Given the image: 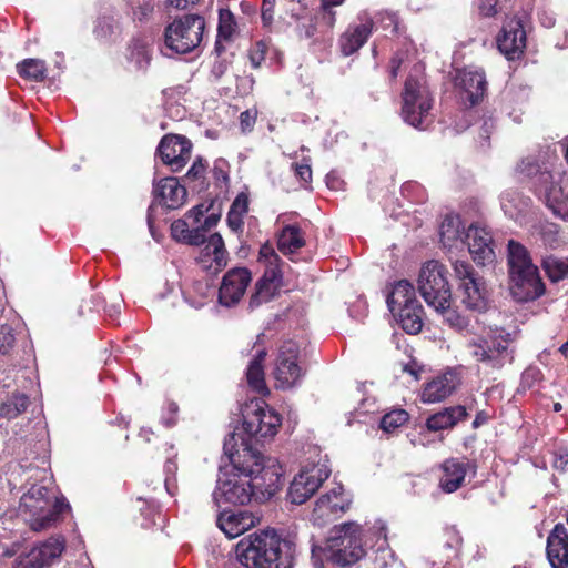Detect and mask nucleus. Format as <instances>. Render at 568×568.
<instances>
[{
    "label": "nucleus",
    "instance_id": "54",
    "mask_svg": "<svg viewBox=\"0 0 568 568\" xmlns=\"http://www.w3.org/2000/svg\"><path fill=\"white\" fill-rule=\"evenodd\" d=\"M243 219H244L243 215L234 213L233 211L229 210L227 216H226V222H227L229 227L233 232H240V231H242L243 225H244Z\"/></svg>",
    "mask_w": 568,
    "mask_h": 568
},
{
    "label": "nucleus",
    "instance_id": "53",
    "mask_svg": "<svg viewBox=\"0 0 568 568\" xmlns=\"http://www.w3.org/2000/svg\"><path fill=\"white\" fill-rule=\"evenodd\" d=\"M275 0H262V20L265 26H270L274 19Z\"/></svg>",
    "mask_w": 568,
    "mask_h": 568
},
{
    "label": "nucleus",
    "instance_id": "24",
    "mask_svg": "<svg viewBox=\"0 0 568 568\" xmlns=\"http://www.w3.org/2000/svg\"><path fill=\"white\" fill-rule=\"evenodd\" d=\"M456 387L457 377L454 373L438 375L425 384L420 395L422 402L427 404L443 402L455 392Z\"/></svg>",
    "mask_w": 568,
    "mask_h": 568
},
{
    "label": "nucleus",
    "instance_id": "57",
    "mask_svg": "<svg viewBox=\"0 0 568 568\" xmlns=\"http://www.w3.org/2000/svg\"><path fill=\"white\" fill-rule=\"evenodd\" d=\"M14 337L11 333L0 334V353L7 354L13 346Z\"/></svg>",
    "mask_w": 568,
    "mask_h": 568
},
{
    "label": "nucleus",
    "instance_id": "61",
    "mask_svg": "<svg viewBox=\"0 0 568 568\" xmlns=\"http://www.w3.org/2000/svg\"><path fill=\"white\" fill-rule=\"evenodd\" d=\"M68 507H69V505H68V503H65L64 499H57L54 506H51V509L55 510L57 516H58L61 511H63L64 508H68Z\"/></svg>",
    "mask_w": 568,
    "mask_h": 568
},
{
    "label": "nucleus",
    "instance_id": "22",
    "mask_svg": "<svg viewBox=\"0 0 568 568\" xmlns=\"http://www.w3.org/2000/svg\"><path fill=\"white\" fill-rule=\"evenodd\" d=\"M282 286V273L277 267L266 268L263 276L255 284V292L250 298V307L255 308L270 302L277 295Z\"/></svg>",
    "mask_w": 568,
    "mask_h": 568
},
{
    "label": "nucleus",
    "instance_id": "35",
    "mask_svg": "<svg viewBox=\"0 0 568 568\" xmlns=\"http://www.w3.org/2000/svg\"><path fill=\"white\" fill-rule=\"evenodd\" d=\"M29 403L26 394L14 392L0 400V417L14 419L27 410Z\"/></svg>",
    "mask_w": 568,
    "mask_h": 568
},
{
    "label": "nucleus",
    "instance_id": "6",
    "mask_svg": "<svg viewBox=\"0 0 568 568\" xmlns=\"http://www.w3.org/2000/svg\"><path fill=\"white\" fill-rule=\"evenodd\" d=\"M240 562L247 568H280L281 541L274 534L263 532L242 539L236 547Z\"/></svg>",
    "mask_w": 568,
    "mask_h": 568
},
{
    "label": "nucleus",
    "instance_id": "10",
    "mask_svg": "<svg viewBox=\"0 0 568 568\" xmlns=\"http://www.w3.org/2000/svg\"><path fill=\"white\" fill-rule=\"evenodd\" d=\"M455 277L459 281L458 294L463 305L470 311L483 312L486 310L487 300L484 283L475 274L473 266L456 260L453 262Z\"/></svg>",
    "mask_w": 568,
    "mask_h": 568
},
{
    "label": "nucleus",
    "instance_id": "44",
    "mask_svg": "<svg viewBox=\"0 0 568 568\" xmlns=\"http://www.w3.org/2000/svg\"><path fill=\"white\" fill-rule=\"evenodd\" d=\"M235 30V21L233 13L227 9H221L219 12V38L229 40Z\"/></svg>",
    "mask_w": 568,
    "mask_h": 568
},
{
    "label": "nucleus",
    "instance_id": "56",
    "mask_svg": "<svg viewBox=\"0 0 568 568\" xmlns=\"http://www.w3.org/2000/svg\"><path fill=\"white\" fill-rule=\"evenodd\" d=\"M255 120H256V111L246 110V111L242 112L240 115L241 126L244 131L251 130L255 123Z\"/></svg>",
    "mask_w": 568,
    "mask_h": 568
},
{
    "label": "nucleus",
    "instance_id": "19",
    "mask_svg": "<svg viewBox=\"0 0 568 568\" xmlns=\"http://www.w3.org/2000/svg\"><path fill=\"white\" fill-rule=\"evenodd\" d=\"M374 27L373 19L367 13H361L357 21L352 23L339 38V48L345 57L359 50L368 40Z\"/></svg>",
    "mask_w": 568,
    "mask_h": 568
},
{
    "label": "nucleus",
    "instance_id": "11",
    "mask_svg": "<svg viewBox=\"0 0 568 568\" xmlns=\"http://www.w3.org/2000/svg\"><path fill=\"white\" fill-rule=\"evenodd\" d=\"M352 496L341 484H336L315 501L311 521L318 527L326 526L344 515L351 507Z\"/></svg>",
    "mask_w": 568,
    "mask_h": 568
},
{
    "label": "nucleus",
    "instance_id": "4",
    "mask_svg": "<svg viewBox=\"0 0 568 568\" xmlns=\"http://www.w3.org/2000/svg\"><path fill=\"white\" fill-rule=\"evenodd\" d=\"M509 334L498 329L467 331L464 336L465 355L484 368L498 369L510 361Z\"/></svg>",
    "mask_w": 568,
    "mask_h": 568
},
{
    "label": "nucleus",
    "instance_id": "7",
    "mask_svg": "<svg viewBox=\"0 0 568 568\" xmlns=\"http://www.w3.org/2000/svg\"><path fill=\"white\" fill-rule=\"evenodd\" d=\"M418 74H410L404 84L402 93V118L414 128L423 129L430 122L433 97L424 80Z\"/></svg>",
    "mask_w": 568,
    "mask_h": 568
},
{
    "label": "nucleus",
    "instance_id": "14",
    "mask_svg": "<svg viewBox=\"0 0 568 568\" xmlns=\"http://www.w3.org/2000/svg\"><path fill=\"white\" fill-rule=\"evenodd\" d=\"M47 495L45 487L33 486L21 497L20 507L32 515L30 527L34 531H42L57 520V511L51 509Z\"/></svg>",
    "mask_w": 568,
    "mask_h": 568
},
{
    "label": "nucleus",
    "instance_id": "33",
    "mask_svg": "<svg viewBox=\"0 0 568 568\" xmlns=\"http://www.w3.org/2000/svg\"><path fill=\"white\" fill-rule=\"evenodd\" d=\"M413 303H418L413 284L406 280L396 282L387 297L389 311L393 312L397 307L402 308Z\"/></svg>",
    "mask_w": 568,
    "mask_h": 568
},
{
    "label": "nucleus",
    "instance_id": "51",
    "mask_svg": "<svg viewBox=\"0 0 568 568\" xmlns=\"http://www.w3.org/2000/svg\"><path fill=\"white\" fill-rule=\"evenodd\" d=\"M295 174L298 176L301 181L304 183H310L312 180V169L310 164V160H304L303 163H294L293 164Z\"/></svg>",
    "mask_w": 568,
    "mask_h": 568
},
{
    "label": "nucleus",
    "instance_id": "52",
    "mask_svg": "<svg viewBox=\"0 0 568 568\" xmlns=\"http://www.w3.org/2000/svg\"><path fill=\"white\" fill-rule=\"evenodd\" d=\"M230 211L245 216L248 211V197L244 193H240L231 204Z\"/></svg>",
    "mask_w": 568,
    "mask_h": 568
},
{
    "label": "nucleus",
    "instance_id": "50",
    "mask_svg": "<svg viewBox=\"0 0 568 568\" xmlns=\"http://www.w3.org/2000/svg\"><path fill=\"white\" fill-rule=\"evenodd\" d=\"M205 171L206 164L201 158H197L189 169L185 178L191 181L200 180L204 176Z\"/></svg>",
    "mask_w": 568,
    "mask_h": 568
},
{
    "label": "nucleus",
    "instance_id": "15",
    "mask_svg": "<svg viewBox=\"0 0 568 568\" xmlns=\"http://www.w3.org/2000/svg\"><path fill=\"white\" fill-rule=\"evenodd\" d=\"M329 469L324 464L303 467L290 485L287 496L291 503L304 504L329 477Z\"/></svg>",
    "mask_w": 568,
    "mask_h": 568
},
{
    "label": "nucleus",
    "instance_id": "47",
    "mask_svg": "<svg viewBox=\"0 0 568 568\" xmlns=\"http://www.w3.org/2000/svg\"><path fill=\"white\" fill-rule=\"evenodd\" d=\"M260 260L264 261L266 268L277 267L280 268V257L275 250L270 244H264L260 248Z\"/></svg>",
    "mask_w": 568,
    "mask_h": 568
},
{
    "label": "nucleus",
    "instance_id": "32",
    "mask_svg": "<svg viewBox=\"0 0 568 568\" xmlns=\"http://www.w3.org/2000/svg\"><path fill=\"white\" fill-rule=\"evenodd\" d=\"M466 466L467 464L456 459H448L443 464L444 475L440 487L446 493H454L462 486L466 476Z\"/></svg>",
    "mask_w": 568,
    "mask_h": 568
},
{
    "label": "nucleus",
    "instance_id": "30",
    "mask_svg": "<svg viewBox=\"0 0 568 568\" xmlns=\"http://www.w3.org/2000/svg\"><path fill=\"white\" fill-rule=\"evenodd\" d=\"M467 417L465 406L447 407L427 418L426 426L429 430L437 432L454 427L459 420Z\"/></svg>",
    "mask_w": 568,
    "mask_h": 568
},
{
    "label": "nucleus",
    "instance_id": "28",
    "mask_svg": "<svg viewBox=\"0 0 568 568\" xmlns=\"http://www.w3.org/2000/svg\"><path fill=\"white\" fill-rule=\"evenodd\" d=\"M465 233L458 215H446L439 229L440 242L447 250L465 247Z\"/></svg>",
    "mask_w": 568,
    "mask_h": 568
},
{
    "label": "nucleus",
    "instance_id": "29",
    "mask_svg": "<svg viewBox=\"0 0 568 568\" xmlns=\"http://www.w3.org/2000/svg\"><path fill=\"white\" fill-rule=\"evenodd\" d=\"M152 40L148 37L132 39L128 48V61L135 70L145 71L152 59Z\"/></svg>",
    "mask_w": 568,
    "mask_h": 568
},
{
    "label": "nucleus",
    "instance_id": "59",
    "mask_svg": "<svg viewBox=\"0 0 568 568\" xmlns=\"http://www.w3.org/2000/svg\"><path fill=\"white\" fill-rule=\"evenodd\" d=\"M187 219H193L194 223H200L201 217L203 216V210L202 206H195L192 210H190L186 214Z\"/></svg>",
    "mask_w": 568,
    "mask_h": 568
},
{
    "label": "nucleus",
    "instance_id": "38",
    "mask_svg": "<svg viewBox=\"0 0 568 568\" xmlns=\"http://www.w3.org/2000/svg\"><path fill=\"white\" fill-rule=\"evenodd\" d=\"M541 266L548 278L554 283L568 276V257L547 255L542 258Z\"/></svg>",
    "mask_w": 568,
    "mask_h": 568
},
{
    "label": "nucleus",
    "instance_id": "31",
    "mask_svg": "<svg viewBox=\"0 0 568 568\" xmlns=\"http://www.w3.org/2000/svg\"><path fill=\"white\" fill-rule=\"evenodd\" d=\"M402 328L408 334H417L423 327V307L418 303L406 304L392 312Z\"/></svg>",
    "mask_w": 568,
    "mask_h": 568
},
{
    "label": "nucleus",
    "instance_id": "64",
    "mask_svg": "<svg viewBox=\"0 0 568 568\" xmlns=\"http://www.w3.org/2000/svg\"><path fill=\"white\" fill-rule=\"evenodd\" d=\"M400 65V61L397 59H393L390 62V77L395 79L398 74V69Z\"/></svg>",
    "mask_w": 568,
    "mask_h": 568
},
{
    "label": "nucleus",
    "instance_id": "1",
    "mask_svg": "<svg viewBox=\"0 0 568 568\" xmlns=\"http://www.w3.org/2000/svg\"><path fill=\"white\" fill-rule=\"evenodd\" d=\"M236 434H230L224 440V454L229 457L232 465L231 470H221L217 477L216 486L213 491V501L222 508L227 505H245L255 496L250 474L241 469V452L236 447Z\"/></svg>",
    "mask_w": 568,
    "mask_h": 568
},
{
    "label": "nucleus",
    "instance_id": "60",
    "mask_svg": "<svg viewBox=\"0 0 568 568\" xmlns=\"http://www.w3.org/2000/svg\"><path fill=\"white\" fill-rule=\"evenodd\" d=\"M219 217L214 214H211L205 217L204 223L201 226L205 227V231L216 225Z\"/></svg>",
    "mask_w": 568,
    "mask_h": 568
},
{
    "label": "nucleus",
    "instance_id": "18",
    "mask_svg": "<svg viewBox=\"0 0 568 568\" xmlns=\"http://www.w3.org/2000/svg\"><path fill=\"white\" fill-rule=\"evenodd\" d=\"M251 281L252 275L246 267H234L227 271L223 276L219 290L220 304L226 307L237 304L246 292Z\"/></svg>",
    "mask_w": 568,
    "mask_h": 568
},
{
    "label": "nucleus",
    "instance_id": "41",
    "mask_svg": "<svg viewBox=\"0 0 568 568\" xmlns=\"http://www.w3.org/2000/svg\"><path fill=\"white\" fill-rule=\"evenodd\" d=\"M437 313L443 315L444 322L452 328L462 332L468 329V321L465 316L459 314L456 310L450 308V302L445 305L443 310H435Z\"/></svg>",
    "mask_w": 568,
    "mask_h": 568
},
{
    "label": "nucleus",
    "instance_id": "63",
    "mask_svg": "<svg viewBox=\"0 0 568 568\" xmlns=\"http://www.w3.org/2000/svg\"><path fill=\"white\" fill-rule=\"evenodd\" d=\"M19 550V544H13L11 547H8L4 549L2 556L4 558H11L13 557Z\"/></svg>",
    "mask_w": 568,
    "mask_h": 568
},
{
    "label": "nucleus",
    "instance_id": "34",
    "mask_svg": "<svg viewBox=\"0 0 568 568\" xmlns=\"http://www.w3.org/2000/svg\"><path fill=\"white\" fill-rule=\"evenodd\" d=\"M305 245L301 229L296 225H286L278 235L277 247L284 255H290Z\"/></svg>",
    "mask_w": 568,
    "mask_h": 568
},
{
    "label": "nucleus",
    "instance_id": "39",
    "mask_svg": "<svg viewBox=\"0 0 568 568\" xmlns=\"http://www.w3.org/2000/svg\"><path fill=\"white\" fill-rule=\"evenodd\" d=\"M19 74L23 78L41 81L44 79L45 67L44 62L39 59H26L18 64Z\"/></svg>",
    "mask_w": 568,
    "mask_h": 568
},
{
    "label": "nucleus",
    "instance_id": "42",
    "mask_svg": "<svg viewBox=\"0 0 568 568\" xmlns=\"http://www.w3.org/2000/svg\"><path fill=\"white\" fill-rule=\"evenodd\" d=\"M408 420V414L404 409H395L383 416L381 428L387 433L395 430Z\"/></svg>",
    "mask_w": 568,
    "mask_h": 568
},
{
    "label": "nucleus",
    "instance_id": "21",
    "mask_svg": "<svg viewBox=\"0 0 568 568\" xmlns=\"http://www.w3.org/2000/svg\"><path fill=\"white\" fill-rule=\"evenodd\" d=\"M490 244L491 236L484 227L471 225L465 233V246L477 264L485 265L494 261L495 253Z\"/></svg>",
    "mask_w": 568,
    "mask_h": 568
},
{
    "label": "nucleus",
    "instance_id": "9",
    "mask_svg": "<svg viewBox=\"0 0 568 568\" xmlns=\"http://www.w3.org/2000/svg\"><path fill=\"white\" fill-rule=\"evenodd\" d=\"M447 270L438 261L426 262L418 275V291L428 306L443 310L452 300Z\"/></svg>",
    "mask_w": 568,
    "mask_h": 568
},
{
    "label": "nucleus",
    "instance_id": "12",
    "mask_svg": "<svg viewBox=\"0 0 568 568\" xmlns=\"http://www.w3.org/2000/svg\"><path fill=\"white\" fill-rule=\"evenodd\" d=\"M298 354L297 343L287 341L282 344L273 371L276 387L288 389L301 382L304 372L298 364Z\"/></svg>",
    "mask_w": 568,
    "mask_h": 568
},
{
    "label": "nucleus",
    "instance_id": "45",
    "mask_svg": "<svg viewBox=\"0 0 568 568\" xmlns=\"http://www.w3.org/2000/svg\"><path fill=\"white\" fill-rule=\"evenodd\" d=\"M116 28V20L112 16H102L97 20L93 32L97 38L106 39L114 33Z\"/></svg>",
    "mask_w": 568,
    "mask_h": 568
},
{
    "label": "nucleus",
    "instance_id": "55",
    "mask_svg": "<svg viewBox=\"0 0 568 568\" xmlns=\"http://www.w3.org/2000/svg\"><path fill=\"white\" fill-rule=\"evenodd\" d=\"M497 0H478V9L481 14L491 17L496 14Z\"/></svg>",
    "mask_w": 568,
    "mask_h": 568
},
{
    "label": "nucleus",
    "instance_id": "36",
    "mask_svg": "<svg viewBox=\"0 0 568 568\" xmlns=\"http://www.w3.org/2000/svg\"><path fill=\"white\" fill-rule=\"evenodd\" d=\"M500 205L506 215L510 219H517L520 213L528 209L530 199L517 191L507 190L501 194Z\"/></svg>",
    "mask_w": 568,
    "mask_h": 568
},
{
    "label": "nucleus",
    "instance_id": "13",
    "mask_svg": "<svg viewBox=\"0 0 568 568\" xmlns=\"http://www.w3.org/2000/svg\"><path fill=\"white\" fill-rule=\"evenodd\" d=\"M281 425V417L274 410L267 407L257 406L252 412H246L243 419V432L248 436L244 438L240 433H235L236 440L240 438L250 443L253 446V440L256 443L261 439L273 437ZM240 445L236 444V448Z\"/></svg>",
    "mask_w": 568,
    "mask_h": 568
},
{
    "label": "nucleus",
    "instance_id": "25",
    "mask_svg": "<svg viewBox=\"0 0 568 568\" xmlns=\"http://www.w3.org/2000/svg\"><path fill=\"white\" fill-rule=\"evenodd\" d=\"M155 197L168 209L175 210L182 206L186 199V190L176 178H164L154 186Z\"/></svg>",
    "mask_w": 568,
    "mask_h": 568
},
{
    "label": "nucleus",
    "instance_id": "3",
    "mask_svg": "<svg viewBox=\"0 0 568 568\" xmlns=\"http://www.w3.org/2000/svg\"><path fill=\"white\" fill-rule=\"evenodd\" d=\"M508 266L509 288L516 301L529 302L544 295L545 284L538 267L532 263L527 248L514 240L508 242Z\"/></svg>",
    "mask_w": 568,
    "mask_h": 568
},
{
    "label": "nucleus",
    "instance_id": "43",
    "mask_svg": "<svg viewBox=\"0 0 568 568\" xmlns=\"http://www.w3.org/2000/svg\"><path fill=\"white\" fill-rule=\"evenodd\" d=\"M539 234L544 244L552 250L560 246L561 241L559 236L558 225L554 223H542L539 226Z\"/></svg>",
    "mask_w": 568,
    "mask_h": 568
},
{
    "label": "nucleus",
    "instance_id": "8",
    "mask_svg": "<svg viewBox=\"0 0 568 568\" xmlns=\"http://www.w3.org/2000/svg\"><path fill=\"white\" fill-rule=\"evenodd\" d=\"M204 28L205 21L201 16L175 18L164 30L165 47L175 53H189L201 43Z\"/></svg>",
    "mask_w": 568,
    "mask_h": 568
},
{
    "label": "nucleus",
    "instance_id": "37",
    "mask_svg": "<svg viewBox=\"0 0 568 568\" xmlns=\"http://www.w3.org/2000/svg\"><path fill=\"white\" fill-rule=\"evenodd\" d=\"M265 356V351H257L255 357L251 361L246 372L248 385L260 394L267 393V387L264 379V371L262 366Z\"/></svg>",
    "mask_w": 568,
    "mask_h": 568
},
{
    "label": "nucleus",
    "instance_id": "2",
    "mask_svg": "<svg viewBox=\"0 0 568 568\" xmlns=\"http://www.w3.org/2000/svg\"><path fill=\"white\" fill-rule=\"evenodd\" d=\"M364 555L362 527L354 521L335 526L324 547H312V558L315 565L327 560L338 566H351Z\"/></svg>",
    "mask_w": 568,
    "mask_h": 568
},
{
    "label": "nucleus",
    "instance_id": "58",
    "mask_svg": "<svg viewBox=\"0 0 568 568\" xmlns=\"http://www.w3.org/2000/svg\"><path fill=\"white\" fill-rule=\"evenodd\" d=\"M554 467L559 470L568 469V453L567 452H558L555 455Z\"/></svg>",
    "mask_w": 568,
    "mask_h": 568
},
{
    "label": "nucleus",
    "instance_id": "23",
    "mask_svg": "<svg viewBox=\"0 0 568 568\" xmlns=\"http://www.w3.org/2000/svg\"><path fill=\"white\" fill-rule=\"evenodd\" d=\"M547 557L552 568L568 567V531L558 524L547 538Z\"/></svg>",
    "mask_w": 568,
    "mask_h": 568
},
{
    "label": "nucleus",
    "instance_id": "46",
    "mask_svg": "<svg viewBox=\"0 0 568 568\" xmlns=\"http://www.w3.org/2000/svg\"><path fill=\"white\" fill-rule=\"evenodd\" d=\"M190 225L185 220H176L171 224V234L174 240L181 243H185L190 234Z\"/></svg>",
    "mask_w": 568,
    "mask_h": 568
},
{
    "label": "nucleus",
    "instance_id": "48",
    "mask_svg": "<svg viewBox=\"0 0 568 568\" xmlns=\"http://www.w3.org/2000/svg\"><path fill=\"white\" fill-rule=\"evenodd\" d=\"M344 1L345 0H322L321 8L326 14L324 19L328 28H333L335 24V12L332 11V8L343 4Z\"/></svg>",
    "mask_w": 568,
    "mask_h": 568
},
{
    "label": "nucleus",
    "instance_id": "5",
    "mask_svg": "<svg viewBox=\"0 0 568 568\" xmlns=\"http://www.w3.org/2000/svg\"><path fill=\"white\" fill-rule=\"evenodd\" d=\"M241 469L250 474L255 494L263 497L273 496L282 486L284 469L274 457H264L244 439L240 444Z\"/></svg>",
    "mask_w": 568,
    "mask_h": 568
},
{
    "label": "nucleus",
    "instance_id": "62",
    "mask_svg": "<svg viewBox=\"0 0 568 568\" xmlns=\"http://www.w3.org/2000/svg\"><path fill=\"white\" fill-rule=\"evenodd\" d=\"M251 63L254 68H258L260 64H261V61L264 59L263 57V52H255V53H252L251 57Z\"/></svg>",
    "mask_w": 568,
    "mask_h": 568
},
{
    "label": "nucleus",
    "instance_id": "49",
    "mask_svg": "<svg viewBox=\"0 0 568 568\" xmlns=\"http://www.w3.org/2000/svg\"><path fill=\"white\" fill-rule=\"evenodd\" d=\"M206 231L204 226H197L191 229L190 234L185 241V244L189 245H202L206 242Z\"/></svg>",
    "mask_w": 568,
    "mask_h": 568
},
{
    "label": "nucleus",
    "instance_id": "16",
    "mask_svg": "<svg viewBox=\"0 0 568 568\" xmlns=\"http://www.w3.org/2000/svg\"><path fill=\"white\" fill-rule=\"evenodd\" d=\"M158 153L171 171L179 172L191 159L192 143L183 135L166 134L159 143Z\"/></svg>",
    "mask_w": 568,
    "mask_h": 568
},
{
    "label": "nucleus",
    "instance_id": "17",
    "mask_svg": "<svg viewBox=\"0 0 568 568\" xmlns=\"http://www.w3.org/2000/svg\"><path fill=\"white\" fill-rule=\"evenodd\" d=\"M64 550V539L52 537L27 554L18 556L12 568H44L59 558Z\"/></svg>",
    "mask_w": 568,
    "mask_h": 568
},
{
    "label": "nucleus",
    "instance_id": "27",
    "mask_svg": "<svg viewBox=\"0 0 568 568\" xmlns=\"http://www.w3.org/2000/svg\"><path fill=\"white\" fill-rule=\"evenodd\" d=\"M457 80L459 85L466 93V99L470 105L477 104L484 97L486 91V77L481 70H463L459 72Z\"/></svg>",
    "mask_w": 568,
    "mask_h": 568
},
{
    "label": "nucleus",
    "instance_id": "20",
    "mask_svg": "<svg viewBox=\"0 0 568 568\" xmlns=\"http://www.w3.org/2000/svg\"><path fill=\"white\" fill-rule=\"evenodd\" d=\"M497 44L499 51L509 60L523 53L526 47V32L519 19L511 18L504 24Z\"/></svg>",
    "mask_w": 568,
    "mask_h": 568
},
{
    "label": "nucleus",
    "instance_id": "40",
    "mask_svg": "<svg viewBox=\"0 0 568 568\" xmlns=\"http://www.w3.org/2000/svg\"><path fill=\"white\" fill-rule=\"evenodd\" d=\"M210 247H213V254L211 257L215 264V271H220L227 264V252L221 234L213 233L209 236V248Z\"/></svg>",
    "mask_w": 568,
    "mask_h": 568
},
{
    "label": "nucleus",
    "instance_id": "26",
    "mask_svg": "<svg viewBox=\"0 0 568 568\" xmlns=\"http://www.w3.org/2000/svg\"><path fill=\"white\" fill-rule=\"evenodd\" d=\"M217 526L229 538H236L255 526V517L247 511H223L217 517Z\"/></svg>",
    "mask_w": 568,
    "mask_h": 568
}]
</instances>
